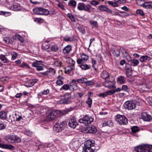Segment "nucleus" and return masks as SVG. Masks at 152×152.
I'll use <instances>...</instances> for the list:
<instances>
[{"label":"nucleus","instance_id":"9","mask_svg":"<svg viewBox=\"0 0 152 152\" xmlns=\"http://www.w3.org/2000/svg\"><path fill=\"white\" fill-rule=\"evenodd\" d=\"M7 5V7L9 9L14 11H20L22 10V7L20 4L18 3L14 4L11 6Z\"/></svg>","mask_w":152,"mask_h":152},{"label":"nucleus","instance_id":"59","mask_svg":"<svg viewBox=\"0 0 152 152\" xmlns=\"http://www.w3.org/2000/svg\"><path fill=\"white\" fill-rule=\"evenodd\" d=\"M14 139V142H19L21 141L20 138L18 137L17 136L15 135H13Z\"/></svg>","mask_w":152,"mask_h":152},{"label":"nucleus","instance_id":"37","mask_svg":"<svg viewBox=\"0 0 152 152\" xmlns=\"http://www.w3.org/2000/svg\"><path fill=\"white\" fill-rule=\"evenodd\" d=\"M113 123L111 121L109 120L107 121H104L103 124V126H112L113 125Z\"/></svg>","mask_w":152,"mask_h":152},{"label":"nucleus","instance_id":"48","mask_svg":"<svg viewBox=\"0 0 152 152\" xmlns=\"http://www.w3.org/2000/svg\"><path fill=\"white\" fill-rule=\"evenodd\" d=\"M107 7L105 5H102L98 7V9L102 11L105 12Z\"/></svg>","mask_w":152,"mask_h":152},{"label":"nucleus","instance_id":"16","mask_svg":"<svg viewBox=\"0 0 152 152\" xmlns=\"http://www.w3.org/2000/svg\"><path fill=\"white\" fill-rule=\"evenodd\" d=\"M32 66L36 67L37 70L38 71L42 70L44 69V67L43 66V65L39 64L37 62H34L32 64Z\"/></svg>","mask_w":152,"mask_h":152},{"label":"nucleus","instance_id":"10","mask_svg":"<svg viewBox=\"0 0 152 152\" xmlns=\"http://www.w3.org/2000/svg\"><path fill=\"white\" fill-rule=\"evenodd\" d=\"M69 147L72 149H76L80 146L79 142L75 139H73L69 143Z\"/></svg>","mask_w":152,"mask_h":152},{"label":"nucleus","instance_id":"33","mask_svg":"<svg viewBox=\"0 0 152 152\" xmlns=\"http://www.w3.org/2000/svg\"><path fill=\"white\" fill-rule=\"evenodd\" d=\"M91 6L90 4H84V7L83 10H84L85 11L90 13L91 12Z\"/></svg>","mask_w":152,"mask_h":152},{"label":"nucleus","instance_id":"7","mask_svg":"<svg viewBox=\"0 0 152 152\" xmlns=\"http://www.w3.org/2000/svg\"><path fill=\"white\" fill-rule=\"evenodd\" d=\"M57 117L56 113L53 110H49L46 113V119L47 121H52Z\"/></svg>","mask_w":152,"mask_h":152},{"label":"nucleus","instance_id":"6","mask_svg":"<svg viewBox=\"0 0 152 152\" xmlns=\"http://www.w3.org/2000/svg\"><path fill=\"white\" fill-rule=\"evenodd\" d=\"M116 121L121 125H124L128 123L127 118L124 115H117L116 116Z\"/></svg>","mask_w":152,"mask_h":152},{"label":"nucleus","instance_id":"51","mask_svg":"<svg viewBox=\"0 0 152 152\" xmlns=\"http://www.w3.org/2000/svg\"><path fill=\"white\" fill-rule=\"evenodd\" d=\"M107 3L114 7H117L118 6V4H117V2L115 1L114 2L113 1H108Z\"/></svg>","mask_w":152,"mask_h":152},{"label":"nucleus","instance_id":"63","mask_svg":"<svg viewBox=\"0 0 152 152\" xmlns=\"http://www.w3.org/2000/svg\"><path fill=\"white\" fill-rule=\"evenodd\" d=\"M36 82H37L36 81L33 80L30 81L28 83V86L29 87H31L34 86L35 83H36Z\"/></svg>","mask_w":152,"mask_h":152},{"label":"nucleus","instance_id":"45","mask_svg":"<svg viewBox=\"0 0 152 152\" xmlns=\"http://www.w3.org/2000/svg\"><path fill=\"white\" fill-rule=\"evenodd\" d=\"M16 39H17L21 42H24V39L19 34H16L15 36Z\"/></svg>","mask_w":152,"mask_h":152},{"label":"nucleus","instance_id":"61","mask_svg":"<svg viewBox=\"0 0 152 152\" xmlns=\"http://www.w3.org/2000/svg\"><path fill=\"white\" fill-rule=\"evenodd\" d=\"M6 125L1 121H0V130H2L5 129Z\"/></svg>","mask_w":152,"mask_h":152},{"label":"nucleus","instance_id":"4","mask_svg":"<svg viewBox=\"0 0 152 152\" xmlns=\"http://www.w3.org/2000/svg\"><path fill=\"white\" fill-rule=\"evenodd\" d=\"M34 13L38 15H48L49 14V11L41 7H37L33 9Z\"/></svg>","mask_w":152,"mask_h":152},{"label":"nucleus","instance_id":"30","mask_svg":"<svg viewBox=\"0 0 152 152\" xmlns=\"http://www.w3.org/2000/svg\"><path fill=\"white\" fill-rule=\"evenodd\" d=\"M120 48H117L113 50L112 53L116 57H118L120 56Z\"/></svg>","mask_w":152,"mask_h":152},{"label":"nucleus","instance_id":"3","mask_svg":"<svg viewBox=\"0 0 152 152\" xmlns=\"http://www.w3.org/2000/svg\"><path fill=\"white\" fill-rule=\"evenodd\" d=\"M66 125L65 121H58L54 125V130L56 132H58L63 130Z\"/></svg>","mask_w":152,"mask_h":152},{"label":"nucleus","instance_id":"8","mask_svg":"<svg viewBox=\"0 0 152 152\" xmlns=\"http://www.w3.org/2000/svg\"><path fill=\"white\" fill-rule=\"evenodd\" d=\"M124 107L126 108L129 110H133L136 107L135 104L131 101H128L124 104Z\"/></svg>","mask_w":152,"mask_h":152},{"label":"nucleus","instance_id":"29","mask_svg":"<svg viewBox=\"0 0 152 152\" xmlns=\"http://www.w3.org/2000/svg\"><path fill=\"white\" fill-rule=\"evenodd\" d=\"M5 43L7 44H12L14 41V39L12 38H10L9 37H5L3 39Z\"/></svg>","mask_w":152,"mask_h":152},{"label":"nucleus","instance_id":"39","mask_svg":"<svg viewBox=\"0 0 152 152\" xmlns=\"http://www.w3.org/2000/svg\"><path fill=\"white\" fill-rule=\"evenodd\" d=\"M75 103L76 105L73 107H75V108L77 107L81 106L82 105V101L80 100L76 99L75 100Z\"/></svg>","mask_w":152,"mask_h":152},{"label":"nucleus","instance_id":"64","mask_svg":"<svg viewBox=\"0 0 152 152\" xmlns=\"http://www.w3.org/2000/svg\"><path fill=\"white\" fill-rule=\"evenodd\" d=\"M56 84L58 86H61L64 83L63 81L60 79H58L56 81Z\"/></svg>","mask_w":152,"mask_h":152},{"label":"nucleus","instance_id":"55","mask_svg":"<svg viewBox=\"0 0 152 152\" xmlns=\"http://www.w3.org/2000/svg\"><path fill=\"white\" fill-rule=\"evenodd\" d=\"M58 49V46L56 45H52L50 48L51 50L53 52H55L57 51Z\"/></svg>","mask_w":152,"mask_h":152},{"label":"nucleus","instance_id":"13","mask_svg":"<svg viewBox=\"0 0 152 152\" xmlns=\"http://www.w3.org/2000/svg\"><path fill=\"white\" fill-rule=\"evenodd\" d=\"M141 118L143 121H150L152 119L151 116L146 112H143L142 113Z\"/></svg>","mask_w":152,"mask_h":152},{"label":"nucleus","instance_id":"32","mask_svg":"<svg viewBox=\"0 0 152 152\" xmlns=\"http://www.w3.org/2000/svg\"><path fill=\"white\" fill-rule=\"evenodd\" d=\"M89 23L92 28H97L98 27V24L96 21L90 20L89 21Z\"/></svg>","mask_w":152,"mask_h":152},{"label":"nucleus","instance_id":"47","mask_svg":"<svg viewBox=\"0 0 152 152\" xmlns=\"http://www.w3.org/2000/svg\"><path fill=\"white\" fill-rule=\"evenodd\" d=\"M118 81L121 84H123L125 82L124 77L123 76H120L118 78Z\"/></svg>","mask_w":152,"mask_h":152},{"label":"nucleus","instance_id":"2","mask_svg":"<svg viewBox=\"0 0 152 152\" xmlns=\"http://www.w3.org/2000/svg\"><path fill=\"white\" fill-rule=\"evenodd\" d=\"M137 152H152V145H140L135 148Z\"/></svg>","mask_w":152,"mask_h":152},{"label":"nucleus","instance_id":"40","mask_svg":"<svg viewBox=\"0 0 152 152\" xmlns=\"http://www.w3.org/2000/svg\"><path fill=\"white\" fill-rule=\"evenodd\" d=\"M80 67L83 70H86L89 69L90 68L91 66L86 64H82L80 66Z\"/></svg>","mask_w":152,"mask_h":152},{"label":"nucleus","instance_id":"38","mask_svg":"<svg viewBox=\"0 0 152 152\" xmlns=\"http://www.w3.org/2000/svg\"><path fill=\"white\" fill-rule=\"evenodd\" d=\"M68 5L70 7H73L75 8V7L77 2H76L74 0H70L68 2Z\"/></svg>","mask_w":152,"mask_h":152},{"label":"nucleus","instance_id":"15","mask_svg":"<svg viewBox=\"0 0 152 152\" xmlns=\"http://www.w3.org/2000/svg\"><path fill=\"white\" fill-rule=\"evenodd\" d=\"M78 124L76 120L73 118L70 119L69 121V126L72 128H75Z\"/></svg>","mask_w":152,"mask_h":152},{"label":"nucleus","instance_id":"53","mask_svg":"<svg viewBox=\"0 0 152 152\" xmlns=\"http://www.w3.org/2000/svg\"><path fill=\"white\" fill-rule=\"evenodd\" d=\"M20 66L21 67H25L27 69H29L30 68L29 66L27 64L24 62L20 65Z\"/></svg>","mask_w":152,"mask_h":152},{"label":"nucleus","instance_id":"22","mask_svg":"<svg viewBox=\"0 0 152 152\" xmlns=\"http://www.w3.org/2000/svg\"><path fill=\"white\" fill-rule=\"evenodd\" d=\"M77 83H74V82H72L70 83V90L72 91H73L77 89Z\"/></svg>","mask_w":152,"mask_h":152},{"label":"nucleus","instance_id":"27","mask_svg":"<svg viewBox=\"0 0 152 152\" xmlns=\"http://www.w3.org/2000/svg\"><path fill=\"white\" fill-rule=\"evenodd\" d=\"M7 113L4 111L2 110L0 111V119L5 120L7 118Z\"/></svg>","mask_w":152,"mask_h":152},{"label":"nucleus","instance_id":"25","mask_svg":"<svg viewBox=\"0 0 152 152\" xmlns=\"http://www.w3.org/2000/svg\"><path fill=\"white\" fill-rule=\"evenodd\" d=\"M151 59L150 57L147 56H141L140 59V61L141 62H145L146 61H149Z\"/></svg>","mask_w":152,"mask_h":152},{"label":"nucleus","instance_id":"28","mask_svg":"<svg viewBox=\"0 0 152 152\" xmlns=\"http://www.w3.org/2000/svg\"><path fill=\"white\" fill-rule=\"evenodd\" d=\"M0 59L4 63H7L8 64L10 62V61L7 58L3 55H0Z\"/></svg>","mask_w":152,"mask_h":152},{"label":"nucleus","instance_id":"62","mask_svg":"<svg viewBox=\"0 0 152 152\" xmlns=\"http://www.w3.org/2000/svg\"><path fill=\"white\" fill-rule=\"evenodd\" d=\"M10 13V12H4V11H0V15H4L6 16H8L9 14Z\"/></svg>","mask_w":152,"mask_h":152},{"label":"nucleus","instance_id":"58","mask_svg":"<svg viewBox=\"0 0 152 152\" xmlns=\"http://www.w3.org/2000/svg\"><path fill=\"white\" fill-rule=\"evenodd\" d=\"M34 21L35 22L38 23H41L44 21L43 19L40 18H35Z\"/></svg>","mask_w":152,"mask_h":152},{"label":"nucleus","instance_id":"44","mask_svg":"<svg viewBox=\"0 0 152 152\" xmlns=\"http://www.w3.org/2000/svg\"><path fill=\"white\" fill-rule=\"evenodd\" d=\"M84 3H78L77 6V9L80 11L83 10L84 7Z\"/></svg>","mask_w":152,"mask_h":152},{"label":"nucleus","instance_id":"24","mask_svg":"<svg viewBox=\"0 0 152 152\" xmlns=\"http://www.w3.org/2000/svg\"><path fill=\"white\" fill-rule=\"evenodd\" d=\"M86 78H82L80 79H78L77 80L73 79L72 80V82L74 83H80L85 84L86 81Z\"/></svg>","mask_w":152,"mask_h":152},{"label":"nucleus","instance_id":"35","mask_svg":"<svg viewBox=\"0 0 152 152\" xmlns=\"http://www.w3.org/2000/svg\"><path fill=\"white\" fill-rule=\"evenodd\" d=\"M132 132L133 133H136V132L139 131L140 129L137 126H134L131 127V128Z\"/></svg>","mask_w":152,"mask_h":152},{"label":"nucleus","instance_id":"23","mask_svg":"<svg viewBox=\"0 0 152 152\" xmlns=\"http://www.w3.org/2000/svg\"><path fill=\"white\" fill-rule=\"evenodd\" d=\"M0 147L7 149H12L14 148V147L11 145H9L0 143Z\"/></svg>","mask_w":152,"mask_h":152},{"label":"nucleus","instance_id":"5","mask_svg":"<svg viewBox=\"0 0 152 152\" xmlns=\"http://www.w3.org/2000/svg\"><path fill=\"white\" fill-rule=\"evenodd\" d=\"M94 121V118L87 115H85L83 117L79 119V122L80 123H83L86 126L91 124Z\"/></svg>","mask_w":152,"mask_h":152},{"label":"nucleus","instance_id":"19","mask_svg":"<svg viewBox=\"0 0 152 152\" xmlns=\"http://www.w3.org/2000/svg\"><path fill=\"white\" fill-rule=\"evenodd\" d=\"M120 50L122 54V57L123 58H125L128 57L129 58H130V57L128 53H127L126 50L124 48L121 47L120 48Z\"/></svg>","mask_w":152,"mask_h":152},{"label":"nucleus","instance_id":"43","mask_svg":"<svg viewBox=\"0 0 152 152\" xmlns=\"http://www.w3.org/2000/svg\"><path fill=\"white\" fill-rule=\"evenodd\" d=\"M81 58L85 62L88 60L89 58V56L86 54L83 53L81 55Z\"/></svg>","mask_w":152,"mask_h":152},{"label":"nucleus","instance_id":"36","mask_svg":"<svg viewBox=\"0 0 152 152\" xmlns=\"http://www.w3.org/2000/svg\"><path fill=\"white\" fill-rule=\"evenodd\" d=\"M131 62L132 66H137L139 63V61L137 59L134 58L131 59Z\"/></svg>","mask_w":152,"mask_h":152},{"label":"nucleus","instance_id":"34","mask_svg":"<svg viewBox=\"0 0 152 152\" xmlns=\"http://www.w3.org/2000/svg\"><path fill=\"white\" fill-rule=\"evenodd\" d=\"M47 72V76H50L54 75L56 72V70L54 68H49Z\"/></svg>","mask_w":152,"mask_h":152},{"label":"nucleus","instance_id":"52","mask_svg":"<svg viewBox=\"0 0 152 152\" xmlns=\"http://www.w3.org/2000/svg\"><path fill=\"white\" fill-rule=\"evenodd\" d=\"M67 16L71 19L72 21L75 22L76 21L75 18L72 14L68 13L67 14Z\"/></svg>","mask_w":152,"mask_h":152},{"label":"nucleus","instance_id":"57","mask_svg":"<svg viewBox=\"0 0 152 152\" xmlns=\"http://www.w3.org/2000/svg\"><path fill=\"white\" fill-rule=\"evenodd\" d=\"M62 89L64 90H68V89L70 90L69 86L66 84H64L61 88L60 90H61Z\"/></svg>","mask_w":152,"mask_h":152},{"label":"nucleus","instance_id":"46","mask_svg":"<svg viewBox=\"0 0 152 152\" xmlns=\"http://www.w3.org/2000/svg\"><path fill=\"white\" fill-rule=\"evenodd\" d=\"M138 85L140 86L141 87H140V88H141V90L144 91H147V90L145 89V84L144 83H140L138 84Z\"/></svg>","mask_w":152,"mask_h":152},{"label":"nucleus","instance_id":"17","mask_svg":"<svg viewBox=\"0 0 152 152\" xmlns=\"http://www.w3.org/2000/svg\"><path fill=\"white\" fill-rule=\"evenodd\" d=\"M140 5L145 9H151L152 8V2H145L142 4H140Z\"/></svg>","mask_w":152,"mask_h":152},{"label":"nucleus","instance_id":"26","mask_svg":"<svg viewBox=\"0 0 152 152\" xmlns=\"http://www.w3.org/2000/svg\"><path fill=\"white\" fill-rule=\"evenodd\" d=\"M5 139L8 142L11 143L14 142L13 135H8L5 137Z\"/></svg>","mask_w":152,"mask_h":152},{"label":"nucleus","instance_id":"31","mask_svg":"<svg viewBox=\"0 0 152 152\" xmlns=\"http://www.w3.org/2000/svg\"><path fill=\"white\" fill-rule=\"evenodd\" d=\"M101 77L104 79L106 80L109 77L108 73L106 71H103L101 73Z\"/></svg>","mask_w":152,"mask_h":152},{"label":"nucleus","instance_id":"20","mask_svg":"<svg viewBox=\"0 0 152 152\" xmlns=\"http://www.w3.org/2000/svg\"><path fill=\"white\" fill-rule=\"evenodd\" d=\"M87 132L90 133H94L97 131V129L96 127L94 126L87 128Z\"/></svg>","mask_w":152,"mask_h":152},{"label":"nucleus","instance_id":"18","mask_svg":"<svg viewBox=\"0 0 152 152\" xmlns=\"http://www.w3.org/2000/svg\"><path fill=\"white\" fill-rule=\"evenodd\" d=\"M112 83L110 81L107 80H105L103 83L104 86L108 88H111L114 87L115 86L113 84H111Z\"/></svg>","mask_w":152,"mask_h":152},{"label":"nucleus","instance_id":"49","mask_svg":"<svg viewBox=\"0 0 152 152\" xmlns=\"http://www.w3.org/2000/svg\"><path fill=\"white\" fill-rule=\"evenodd\" d=\"M11 56V60H15L17 57L18 54L16 52L14 51L13 52H12Z\"/></svg>","mask_w":152,"mask_h":152},{"label":"nucleus","instance_id":"60","mask_svg":"<svg viewBox=\"0 0 152 152\" xmlns=\"http://www.w3.org/2000/svg\"><path fill=\"white\" fill-rule=\"evenodd\" d=\"M15 116H16V121H20L22 119V116L21 115H19L15 113Z\"/></svg>","mask_w":152,"mask_h":152},{"label":"nucleus","instance_id":"12","mask_svg":"<svg viewBox=\"0 0 152 152\" xmlns=\"http://www.w3.org/2000/svg\"><path fill=\"white\" fill-rule=\"evenodd\" d=\"M125 69L126 71L127 76L128 77L130 78L132 75V71L131 65L129 64L126 63Z\"/></svg>","mask_w":152,"mask_h":152},{"label":"nucleus","instance_id":"1","mask_svg":"<svg viewBox=\"0 0 152 152\" xmlns=\"http://www.w3.org/2000/svg\"><path fill=\"white\" fill-rule=\"evenodd\" d=\"M99 148V145H95L93 140H88L84 143L82 152H95Z\"/></svg>","mask_w":152,"mask_h":152},{"label":"nucleus","instance_id":"41","mask_svg":"<svg viewBox=\"0 0 152 152\" xmlns=\"http://www.w3.org/2000/svg\"><path fill=\"white\" fill-rule=\"evenodd\" d=\"M67 62L68 64H70L69 66H75V62L72 58H68Z\"/></svg>","mask_w":152,"mask_h":152},{"label":"nucleus","instance_id":"56","mask_svg":"<svg viewBox=\"0 0 152 152\" xmlns=\"http://www.w3.org/2000/svg\"><path fill=\"white\" fill-rule=\"evenodd\" d=\"M85 84L86 86H90L94 84V82L92 80H88L86 78V80Z\"/></svg>","mask_w":152,"mask_h":152},{"label":"nucleus","instance_id":"54","mask_svg":"<svg viewBox=\"0 0 152 152\" xmlns=\"http://www.w3.org/2000/svg\"><path fill=\"white\" fill-rule=\"evenodd\" d=\"M136 12L137 14H139L142 17H143L145 15L144 12L142 10H137L136 11Z\"/></svg>","mask_w":152,"mask_h":152},{"label":"nucleus","instance_id":"21","mask_svg":"<svg viewBox=\"0 0 152 152\" xmlns=\"http://www.w3.org/2000/svg\"><path fill=\"white\" fill-rule=\"evenodd\" d=\"M72 50V46L69 45H68L63 49V52L64 54H67L69 53Z\"/></svg>","mask_w":152,"mask_h":152},{"label":"nucleus","instance_id":"11","mask_svg":"<svg viewBox=\"0 0 152 152\" xmlns=\"http://www.w3.org/2000/svg\"><path fill=\"white\" fill-rule=\"evenodd\" d=\"M75 66H67L65 68V73L70 75H72L74 73Z\"/></svg>","mask_w":152,"mask_h":152},{"label":"nucleus","instance_id":"42","mask_svg":"<svg viewBox=\"0 0 152 152\" xmlns=\"http://www.w3.org/2000/svg\"><path fill=\"white\" fill-rule=\"evenodd\" d=\"M62 63L60 61L57 59L55 60L53 65L54 66L59 67L61 66Z\"/></svg>","mask_w":152,"mask_h":152},{"label":"nucleus","instance_id":"50","mask_svg":"<svg viewBox=\"0 0 152 152\" xmlns=\"http://www.w3.org/2000/svg\"><path fill=\"white\" fill-rule=\"evenodd\" d=\"M86 102L88 105V106L89 107H91V104L92 103V100L90 98L88 97L86 100Z\"/></svg>","mask_w":152,"mask_h":152},{"label":"nucleus","instance_id":"14","mask_svg":"<svg viewBox=\"0 0 152 152\" xmlns=\"http://www.w3.org/2000/svg\"><path fill=\"white\" fill-rule=\"evenodd\" d=\"M64 99L65 104H69L71 103L72 100L71 99V95L70 93H67L64 95Z\"/></svg>","mask_w":152,"mask_h":152}]
</instances>
